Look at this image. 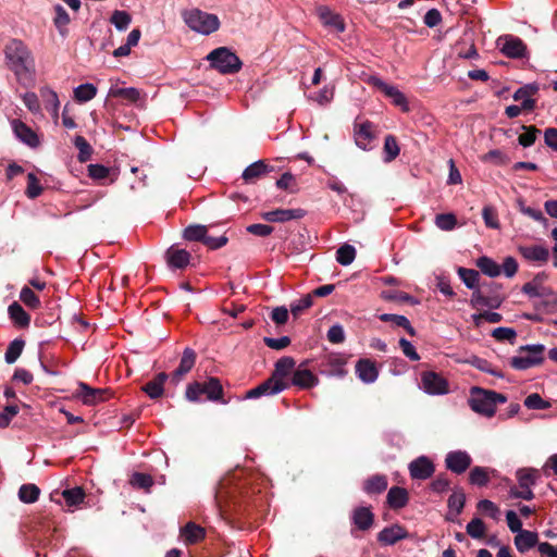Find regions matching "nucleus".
<instances>
[{"label": "nucleus", "instance_id": "60", "mask_svg": "<svg viewBox=\"0 0 557 557\" xmlns=\"http://www.w3.org/2000/svg\"><path fill=\"white\" fill-rule=\"evenodd\" d=\"M467 533L473 539H482L485 535V524L480 518H473L467 524Z\"/></svg>", "mask_w": 557, "mask_h": 557}, {"label": "nucleus", "instance_id": "57", "mask_svg": "<svg viewBox=\"0 0 557 557\" xmlns=\"http://www.w3.org/2000/svg\"><path fill=\"white\" fill-rule=\"evenodd\" d=\"M457 224L453 213H441L435 216V225L442 231H451Z\"/></svg>", "mask_w": 557, "mask_h": 557}, {"label": "nucleus", "instance_id": "56", "mask_svg": "<svg viewBox=\"0 0 557 557\" xmlns=\"http://www.w3.org/2000/svg\"><path fill=\"white\" fill-rule=\"evenodd\" d=\"M74 145L78 149L79 161L86 162L87 160L90 159L92 149H91L90 145L88 144V141L83 136L77 135L74 138Z\"/></svg>", "mask_w": 557, "mask_h": 557}, {"label": "nucleus", "instance_id": "9", "mask_svg": "<svg viewBox=\"0 0 557 557\" xmlns=\"http://www.w3.org/2000/svg\"><path fill=\"white\" fill-rule=\"evenodd\" d=\"M520 352H527L525 356H515L510 359V366L516 370H527L541 364L544 361V345H525L520 347Z\"/></svg>", "mask_w": 557, "mask_h": 557}, {"label": "nucleus", "instance_id": "36", "mask_svg": "<svg viewBox=\"0 0 557 557\" xmlns=\"http://www.w3.org/2000/svg\"><path fill=\"white\" fill-rule=\"evenodd\" d=\"M8 312L10 319L14 322L15 325L20 327H27L30 323V315L23 309V307L17 302H12Z\"/></svg>", "mask_w": 557, "mask_h": 557}, {"label": "nucleus", "instance_id": "54", "mask_svg": "<svg viewBox=\"0 0 557 557\" xmlns=\"http://www.w3.org/2000/svg\"><path fill=\"white\" fill-rule=\"evenodd\" d=\"M129 483L134 487L149 491V488L153 485V479L149 474L141 473V472H135L132 475Z\"/></svg>", "mask_w": 557, "mask_h": 557}, {"label": "nucleus", "instance_id": "43", "mask_svg": "<svg viewBox=\"0 0 557 557\" xmlns=\"http://www.w3.org/2000/svg\"><path fill=\"white\" fill-rule=\"evenodd\" d=\"M85 491L81 486L66 488L62 492V497L69 507L77 506L83 503L85 498Z\"/></svg>", "mask_w": 557, "mask_h": 557}, {"label": "nucleus", "instance_id": "34", "mask_svg": "<svg viewBox=\"0 0 557 557\" xmlns=\"http://www.w3.org/2000/svg\"><path fill=\"white\" fill-rule=\"evenodd\" d=\"M539 542V535L536 532L524 530L515 536V545L520 553L528 552L534 547Z\"/></svg>", "mask_w": 557, "mask_h": 557}, {"label": "nucleus", "instance_id": "37", "mask_svg": "<svg viewBox=\"0 0 557 557\" xmlns=\"http://www.w3.org/2000/svg\"><path fill=\"white\" fill-rule=\"evenodd\" d=\"M379 319L382 322H392L396 326L405 329L406 332L410 336H414L416 335V330L412 327V325L410 324V321L405 315L392 314V313H382V314L379 315Z\"/></svg>", "mask_w": 557, "mask_h": 557}, {"label": "nucleus", "instance_id": "31", "mask_svg": "<svg viewBox=\"0 0 557 557\" xmlns=\"http://www.w3.org/2000/svg\"><path fill=\"white\" fill-rule=\"evenodd\" d=\"M408 500L409 496L407 490L399 486L389 488L386 496L388 506L395 510L404 508L408 504Z\"/></svg>", "mask_w": 557, "mask_h": 557}, {"label": "nucleus", "instance_id": "35", "mask_svg": "<svg viewBox=\"0 0 557 557\" xmlns=\"http://www.w3.org/2000/svg\"><path fill=\"white\" fill-rule=\"evenodd\" d=\"M181 534L184 536L186 544L191 545L205 539L206 530L195 522H188L182 528Z\"/></svg>", "mask_w": 557, "mask_h": 557}, {"label": "nucleus", "instance_id": "48", "mask_svg": "<svg viewBox=\"0 0 557 557\" xmlns=\"http://www.w3.org/2000/svg\"><path fill=\"white\" fill-rule=\"evenodd\" d=\"M399 146L396 138L393 135H387L384 140V160L391 162L399 154Z\"/></svg>", "mask_w": 557, "mask_h": 557}, {"label": "nucleus", "instance_id": "15", "mask_svg": "<svg viewBox=\"0 0 557 557\" xmlns=\"http://www.w3.org/2000/svg\"><path fill=\"white\" fill-rule=\"evenodd\" d=\"M287 389V384L274 380L271 375L258 386L246 392L245 398L252 399L261 396L276 395Z\"/></svg>", "mask_w": 557, "mask_h": 557}, {"label": "nucleus", "instance_id": "11", "mask_svg": "<svg viewBox=\"0 0 557 557\" xmlns=\"http://www.w3.org/2000/svg\"><path fill=\"white\" fill-rule=\"evenodd\" d=\"M497 47L500 52L511 59H520L527 54V46L519 37L504 35L497 39Z\"/></svg>", "mask_w": 557, "mask_h": 557}, {"label": "nucleus", "instance_id": "20", "mask_svg": "<svg viewBox=\"0 0 557 557\" xmlns=\"http://www.w3.org/2000/svg\"><path fill=\"white\" fill-rule=\"evenodd\" d=\"M410 536L409 532L403 525L395 523L384 528L377 533V541L383 545H394L401 540Z\"/></svg>", "mask_w": 557, "mask_h": 557}, {"label": "nucleus", "instance_id": "45", "mask_svg": "<svg viewBox=\"0 0 557 557\" xmlns=\"http://www.w3.org/2000/svg\"><path fill=\"white\" fill-rule=\"evenodd\" d=\"M54 12H55V16H54V25L55 27L58 28L59 33L62 35V36H65L66 35V26L69 25L70 23V16L67 14V12L65 11V9L61 5V4H55L54 5Z\"/></svg>", "mask_w": 557, "mask_h": 557}, {"label": "nucleus", "instance_id": "10", "mask_svg": "<svg viewBox=\"0 0 557 557\" xmlns=\"http://www.w3.org/2000/svg\"><path fill=\"white\" fill-rule=\"evenodd\" d=\"M113 392L110 388H95L84 382L78 383L76 397H78L84 405L95 406L110 399Z\"/></svg>", "mask_w": 557, "mask_h": 557}, {"label": "nucleus", "instance_id": "23", "mask_svg": "<svg viewBox=\"0 0 557 557\" xmlns=\"http://www.w3.org/2000/svg\"><path fill=\"white\" fill-rule=\"evenodd\" d=\"M195 362L196 352L191 348H185L177 369L171 375V381L177 384L193 369Z\"/></svg>", "mask_w": 557, "mask_h": 557}, {"label": "nucleus", "instance_id": "29", "mask_svg": "<svg viewBox=\"0 0 557 557\" xmlns=\"http://www.w3.org/2000/svg\"><path fill=\"white\" fill-rule=\"evenodd\" d=\"M169 379L165 372L158 373L151 381L146 383L141 391L145 392L151 399H158L162 397L164 393V383Z\"/></svg>", "mask_w": 557, "mask_h": 557}, {"label": "nucleus", "instance_id": "28", "mask_svg": "<svg viewBox=\"0 0 557 557\" xmlns=\"http://www.w3.org/2000/svg\"><path fill=\"white\" fill-rule=\"evenodd\" d=\"M539 87L536 84H528L523 87H520L513 94V99L516 101L521 102V108L524 110H532L535 107V100L532 98L534 94H536Z\"/></svg>", "mask_w": 557, "mask_h": 557}, {"label": "nucleus", "instance_id": "62", "mask_svg": "<svg viewBox=\"0 0 557 557\" xmlns=\"http://www.w3.org/2000/svg\"><path fill=\"white\" fill-rule=\"evenodd\" d=\"M476 508L482 513L490 516L492 519L497 520L500 513L499 508L488 499H482L478 503Z\"/></svg>", "mask_w": 557, "mask_h": 557}, {"label": "nucleus", "instance_id": "26", "mask_svg": "<svg viewBox=\"0 0 557 557\" xmlns=\"http://www.w3.org/2000/svg\"><path fill=\"white\" fill-rule=\"evenodd\" d=\"M356 373L364 383H373L379 376L377 368L370 359L358 360L356 363Z\"/></svg>", "mask_w": 557, "mask_h": 557}, {"label": "nucleus", "instance_id": "7", "mask_svg": "<svg viewBox=\"0 0 557 557\" xmlns=\"http://www.w3.org/2000/svg\"><path fill=\"white\" fill-rule=\"evenodd\" d=\"M522 292L534 299V307L539 310L549 312L557 307V293L537 284L535 281L524 284Z\"/></svg>", "mask_w": 557, "mask_h": 557}, {"label": "nucleus", "instance_id": "46", "mask_svg": "<svg viewBox=\"0 0 557 557\" xmlns=\"http://www.w3.org/2000/svg\"><path fill=\"white\" fill-rule=\"evenodd\" d=\"M469 481L473 485L486 486L490 482L488 471L483 467H474L469 473Z\"/></svg>", "mask_w": 557, "mask_h": 557}, {"label": "nucleus", "instance_id": "58", "mask_svg": "<svg viewBox=\"0 0 557 557\" xmlns=\"http://www.w3.org/2000/svg\"><path fill=\"white\" fill-rule=\"evenodd\" d=\"M522 129L524 132L518 137L519 144L525 148L532 146L540 131L535 126H522Z\"/></svg>", "mask_w": 557, "mask_h": 557}, {"label": "nucleus", "instance_id": "2", "mask_svg": "<svg viewBox=\"0 0 557 557\" xmlns=\"http://www.w3.org/2000/svg\"><path fill=\"white\" fill-rule=\"evenodd\" d=\"M237 493L236 487L228 488L225 482L220 483L214 498L222 516L250 517L252 515L250 505L238 497Z\"/></svg>", "mask_w": 557, "mask_h": 557}, {"label": "nucleus", "instance_id": "3", "mask_svg": "<svg viewBox=\"0 0 557 557\" xmlns=\"http://www.w3.org/2000/svg\"><path fill=\"white\" fill-rule=\"evenodd\" d=\"M468 401L474 412L491 418L496 412L497 404H505L507 397L495 391L473 386Z\"/></svg>", "mask_w": 557, "mask_h": 557}, {"label": "nucleus", "instance_id": "59", "mask_svg": "<svg viewBox=\"0 0 557 557\" xmlns=\"http://www.w3.org/2000/svg\"><path fill=\"white\" fill-rule=\"evenodd\" d=\"M313 304L312 294H307L301 299L294 301L290 305V312L294 318H298L306 309L310 308Z\"/></svg>", "mask_w": 557, "mask_h": 557}, {"label": "nucleus", "instance_id": "55", "mask_svg": "<svg viewBox=\"0 0 557 557\" xmlns=\"http://www.w3.org/2000/svg\"><path fill=\"white\" fill-rule=\"evenodd\" d=\"M448 507L450 510H455L456 516L460 515L465 504H466V494L462 490L454 492L448 498Z\"/></svg>", "mask_w": 557, "mask_h": 557}, {"label": "nucleus", "instance_id": "5", "mask_svg": "<svg viewBox=\"0 0 557 557\" xmlns=\"http://www.w3.org/2000/svg\"><path fill=\"white\" fill-rule=\"evenodd\" d=\"M207 60L210 62L212 69L222 74H235L243 65L239 58L226 47L212 50L207 55Z\"/></svg>", "mask_w": 557, "mask_h": 557}, {"label": "nucleus", "instance_id": "12", "mask_svg": "<svg viewBox=\"0 0 557 557\" xmlns=\"http://www.w3.org/2000/svg\"><path fill=\"white\" fill-rule=\"evenodd\" d=\"M371 84L382 90L391 99L392 103L404 112H409L410 107L407 97L396 86L388 85L379 77H371Z\"/></svg>", "mask_w": 557, "mask_h": 557}, {"label": "nucleus", "instance_id": "19", "mask_svg": "<svg viewBox=\"0 0 557 557\" xmlns=\"http://www.w3.org/2000/svg\"><path fill=\"white\" fill-rule=\"evenodd\" d=\"M296 361L293 357L285 356L280 358L274 366V371L272 372L271 376L280 381L281 383L287 384V388L290 387V380L288 377L293 375V372L295 371Z\"/></svg>", "mask_w": 557, "mask_h": 557}, {"label": "nucleus", "instance_id": "64", "mask_svg": "<svg viewBox=\"0 0 557 557\" xmlns=\"http://www.w3.org/2000/svg\"><path fill=\"white\" fill-rule=\"evenodd\" d=\"M492 336L499 342L508 341L512 343L517 337V332L511 327L500 326L492 332Z\"/></svg>", "mask_w": 557, "mask_h": 557}, {"label": "nucleus", "instance_id": "32", "mask_svg": "<svg viewBox=\"0 0 557 557\" xmlns=\"http://www.w3.org/2000/svg\"><path fill=\"white\" fill-rule=\"evenodd\" d=\"M387 485L388 481L386 475L374 474L364 480L362 488L368 495H373L383 493L387 488Z\"/></svg>", "mask_w": 557, "mask_h": 557}, {"label": "nucleus", "instance_id": "51", "mask_svg": "<svg viewBox=\"0 0 557 557\" xmlns=\"http://www.w3.org/2000/svg\"><path fill=\"white\" fill-rule=\"evenodd\" d=\"M207 227L205 225H189L184 230V238L193 242L205 240L207 234Z\"/></svg>", "mask_w": 557, "mask_h": 557}, {"label": "nucleus", "instance_id": "47", "mask_svg": "<svg viewBox=\"0 0 557 557\" xmlns=\"http://www.w3.org/2000/svg\"><path fill=\"white\" fill-rule=\"evenodd\" d=\"M40 92L45 100L46 109L51 111L52 114L57 115L60 108V101L57 92L49 88H44Z\"/></svg>", "mask_w": 557, "mask_h": 557}, {"label": "nucleus", "instance_id": "21", "mask_svg": "<svg viewBox=\"0 0 557 557\" xmlns=\"http://www.w3.org/2000/svg\"><path fill=\"white\" fill-rule=\"evenodd\" d=\"M317 12L321 23L325 27H329L336 33H343L345 30V23L342 16L333 12L330 8L322 5L317 9Z\"/></svg>", "mask_w": 557, "mask_h": 557}, {"label": "nucleus", "instance_id": "33", "mask_svg": "<svg viewBox=\"0 0 557 557\" xmlns=\"http://www.w3.org/2000/svg\"><path fill=\"white\" fill-rule=\"evenodd\" d=\"M190 255L185 249L171 247L166 251V261L170 268L183 269L189 263Z\"/></svg>", "mask_w": 557, "mask_h": 557}, {"label": "nucleus", "instance_id": "52", "mask_svg": "<svg viewBox=\"0 0 557 557\" xmlns=\"http://www.w3.org/2000/svg\"><path fill=\"white\" fill-rule=\"evenodd\" d=\"M132 17L126 11H114L110 22L115 26V28L120 32L127 29L131 24Z\"/></svg>", "mask_w": 557, "mask_h": 557}, {"label": "nucleus", "instance_id": "30", "mask_svg": "<svg viewBox=\"0 0 557 557\" xmlns=\"http://www.w3.org/2000/svg\"><path fill=\"white\" fill-rule=\"evenodd\" d=\"M502 302H503V297H500L497 294L486 296L483 294L482 290H475L472 293L471 305L474 308L490 307L493 309H497L500 307Z\"/></svg>", "mask_w": 557, "mask_h": 557}, {"label": "nucleus", "instance_id": "41", "mask_svg": "<svg viewBox=\"0 0 557 557\" xmlns=\"http://www.w3.org/2000/svg\"><path fill=\"white\" fill-rule=\"evenodd\" d=\"M517 479L520 487H530L535 485L539 472L532 468H523L517 471Z\"/></svg>", "mask_w": 557, "mask_h": 557}, {"label": "nucleus", "instance_id": "8", "mask_svg": "<svg viewBox=\"0 0 557 557\" xmlns=\"http://www.w3.org/2000/svg\"><path fill=\"white\" fill-rule=\"evenodd\" d=\"M476 265L484 275L490 277H496L500 273H504L507 277H512L518 271V262L510 256L504 259L502 265L493 259L482 256L476 260Z\"/></svg>", "mask_w": 557, "mask_h": 557}, {"label": "nucleus", "instance_id": "61", "mask_svg": "<svg viewBox=\"0 0 557 557\" xmlns=\"http://www.w3.org/2000/svg\"><path fill=\"white\" fill-rule=\"evenodd\" d=\"M42 193V187L34 173L27 174L26 195L30 199H35Z\"/></svg>", "mask_w": 557, "mask_h": 557}, {"label": "nucleus", "instance_id": "39", "mask_svg": "<svg viewBox=\"0 0 557 557\" xmlns=\"http://www.w3.org/2000/svg\"><path fill=\"white\" fill-rule=\"evenodd\" d=\"M267 172H268V165L263 161L259 160V161H256L252 164L248 165L244 170L242 177L244 178L245 182L251 183L256 178L265 174Z\"/></svg>", "mask_w": 557, "mask_h": 557}, {"label": "nucleus", "instance_id": "27", "mask_svg": "<svg viewBox=\"0 0 557 557\" xmlns=\"http://www.w3.org/2000/svg\"><path fill=\"white\" fill-rule=\"evenodd\" d=\"M519 251L529 261L543 263L548 260L549 250L542 245L521 246Z\"/></svg>", "mask_w": 557, "mask_h": 557}, {"label": "nucleus", "instance_id": "40", "mask_svg": "<svg viewBox=\"0 0 557 557\" xmlns=\"http://www.w3.org/2000/svg\"><path fill=\"white\" fill-rule=\"evenodd\" d=\"M97 95V88L94 84L86 83L74 88V99L84 103L94 99Z\"/></svg>", "mask_w": 557, "mask_h": 557}, {"label": "nucleus", "instance_id": "16", "mask_svg": "<svg viewBox=\"0 0 557 557\" xmlns=\"http://www.w3.org/2000/svg\"><path fill=\"white\" fill-rule=\"evenodd\" d=\"M471 456L465 450H453L445 457L446 468L456 474L463 473L471 466Z\"/></svg>", "mask_w": 557, "mask_h": 557}, {"label": "nucleus", "instance_id": "44", "mask_svg": "<svg viewBox=\"0 0 557 557\" xmlns=\"http://www.w3.org/2000/svg\"><path fill=\"white\" fill-rule=\"evenodd\" d=\"M25 346V341L22 338H15L12 341L5 351L4 359L7 363H14L21 356Z\"/></svg>", "mask_w": 557, "mask_h": 557}, {"label": "nucleus", "instance_id": "42", "mask_svg": "<svg viewBox=\"0 0 557 557\" xmlns=\"http://www.w3.org/2000/svg\"><path fill=\"white\" fill-rule=\"evenodd\" d=\"M39 494V487L32 483L23 484L18 490V498L25 504L35 503L38 499Z\"/></svg>", "mask_w": 557, "mask_h": 557}, {"label": "nucleus", "instance_id": "38", "mask_svg": "<svg viewBox=\"0 0 557 557\" xmlns=\"http://www.w3.org/2000/svg\"><path fill=\"white\" fill-rule=\"evenodd\" d=\"M109 97L114 98H123L127 100L128 102L135 103L140 98V92L137 88L134 87H127V88H120V87H111L108 92Z\"/></svg>", "mask_w": 557, "mask_h": 557}, {"label": "nucleus", "instance_id": "1", "mask_svg": "<svg viewBox=\"0 0 557 557\" xmlns=\"http://www.w3.org/2000/svg\"><path fill=\"white\" fill-rule=\"evenodd\" d=\"M8 67L20 84L28 86L35 79V60L27 46L20 39H11L4 47Z\"/></svg>", "mask_w": 557, "mask_h": 557}, {"label": "nucleus", "instance_id": "25", "mask_svg": "<svg viewBox=\"0 0 557 557\" xmlns=\"http://www.w3.org/2000/svg\"><path fill=\"white\" fill-rule=\"evenodd\" d=\"M373 138L372 124L370 122H363L355 125V143L360 149H371L370 144Z\"/></svg>", "mask_w": 557, "mask_h": 557}, {"label": "nucleus", "instance_id": "17", "mask_svg": "<svg viewBox=\"0 0 557 557\" xmlns=\"http://www.w3.org/2000/svg\"><path fill=\"white\" fill-rule=\"evenodd\" d=\"M435 472L433 461L426 456H420L409 463V473L412 479L426 480Z\"/></svg>", "mask_w": 557, "mask_h": 557}, {"label": "nucleus", "instance_id": "4", "mask_svg": "<svg viewBox=\"0 0 557 557\" xmlns=\"http://www.w3.org/2000/svg\"><path fill=\"white\" fill-rule=\"evenodd\" d=\"M206 395L208 400L220 401L223 398V386L218 377L210 376L206 382H193L187 385L185 397L188 401L198 403L200 396Z\"/></svg>", "mask_w": 557, "mask_h": 557}, {"label": "nucleus", "instance_id": "18", "mask_svg": "<svg viewBox=\"0 0 557 557\" xmlns=\"http://www.w3.org/2000/svg\"><path fill=\"white\" fill-rule=\"evenodd\" d=\"M374 513L370 506L356 507L350 515V520L359 531H369L374 524Z\"/></svg>", "mask_w": 557, "mask_h": 557}, {"label": "nucleus", "instance_id": "63", "mask_svg": "<svg viewBox=\"0 0 557 557\" xmlns=\"http://www.w3.org/2000/svg\"><path fill=\"white\" fill-rule=\"evenodd\" d=\"M381 297L385 300L398 301V302H413L412 296L405 292L399 290H384L381 293Z\"/></svg>", "mask_w": 557, "mask_h": 557}, {"label": "nucleus", "instance_id": "53", "mask_svg": "<svg viewBox=\"0 0 557 557\" xmlns=\"http://www.w3.org/2000/svg\"><path fill=\"white\" fill-rule=\"evenodd\" d=\"M20 299L28 308H30L33 310L38 309L40 307V300H39L38 296L28 286H25L22 288V290L20 293Z\"/></svg>", "mask_w": 557, "mask_h": 557}, {"label": "nucleus", "instance_id": "14", "mask_svg": "<svg viewBox=\"0 0 557 557\" xmlns=\"http://www.w3.org/2000/svg\"><path fill=\"white\" fill-rule=\"evenodd\" d=\"M421 383L425 393L430 395H444L448 393V382L434 371L423 372Z\"/></svg>", "mask_w": 557, "mask_h": 557}, {"label": "nucleus", "instance_id": "50", "mask_svg": "<svg viewBox=\"0 0 557 557\" xmlns=\"http://www.w3.org/2000/svg\"><path fill=\"white\" fill-rule=\"evenodd\" d=\"M524 406L532 410H545L550 408V403L543 399L540 394L532 393L525 397Z\"/></svg>", "mask_w": 557, "mask_h": 557}, {"label": "nucleus", "instance_id": "6", "mask_svg": "<svg viewBox=\"0 0 557 557\" xmlns=\"http://www.w3.org/2000/svg\"><path fill=\"white\" fill-rule=\"evenodd\" d=\"M186 25L202 35H210L219 29L220 21L215 14L194 9L184 13Z\"/></svg>", "mask_w": 557, "mask_h": 557}, {"label": "nucleus", "instance_id": "24", "mask_svg": "<svg viewBox=\"0 0 557 557\" xmlns=\"http://www.w3.org/2000/svg\"><path fill=\"white\" fill-rule=\"evenodd\" d=\"M12 127L15 136L24 144L29 147H37L39 145V138L37 134L28 127L25 123L18 120L12 122Z\"/></svg>", "mask_w": 557, "mask_h": 557}, {"label": "nucleus", "instance_id": "13", "mask_svg": "<svg viewBox=\"0 0 557 557\" xmlns=\"http://www.w3.org/2000/svg\"><path fill=\"white\" fill-rule=\"evenodd\" d=\"M309 361L301 362L293 372L290 386L295 385L301 389H309L319 384V377L310 371L307 366Z\"/></svg>", "mask_w": 557, "mask_h": 557}, {"label": "nucleus", "instance_id": "49", "mask_svg": "<svg viewBox=\"0 0 557 557\" xmlns=\"http://www.w3.org/2000/svg\"><path fill=\"white\" fill-rule=\"evenodd\" d=\"M356 257V249L354 246L345 244L336 251V260L343 265L350 264Z\"/></svg>", "mask_w": 557, "mask_h": 557}, {"label": "nucleus", "instance_id": "22", "mask_svg": "<svg viewBox=\"0 0 557 557\" xmlns=\"http://www.w3.org/2000/svg\"><path fill=\"white\" fill-rule=\"evenodd\" d=\"M306 211L304 209H277L268 211L262 214V218L268 222H287L290 220H299L304 218Z\"/></svg>", "mask_w": 557, "mask_h": 557}]
</instances>
